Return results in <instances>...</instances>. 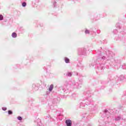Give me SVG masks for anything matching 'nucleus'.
Instances as JSON below:
<instances>
[{"mask_svg":"<svg viewBox=\"0 0 126 126\" xmlns=\"http://www.w3.org/2000/svg\"><path fill=\"white\" fill-rule=\"evenodd\" d=\"M65 124H66L67 126H71L72 123L71 122V120H66L65 121Z\"/></svg>","mask_w":126,"mask_h":126,"instance_id":"f257e3e1","label":"nucleus"},{"mask_svg":"<svg viewBox=\"0 0 126 126\" xmlns=\"http://www.w3.org/2000/svg\"><path fill=\"white\" fill-rule=\"evenodd\" d=\"M53 89H54V85H51L49 87V91L51 92Z\"/></svg>","mask_w":126,"mask_h":126,"instance_id":"f03ea898","label":"nucleus"},{"mask_svg":"<svg viewBox=\"0 0 126 126\" xmlns=\"http://www.w3.org/2000/svg\"><path fill=\"white\" fill-rule=\"evenodd\" d=\"M12 36L13 38H16V37H17V34L15 32H13L12 34Z\"/></svg>","mask_w":126,"mask_h":126,"instance_id":"7ed1b4c3","label":"nucleus"},{"mask_svg":"<svg viewBox=\"0 0 126 126\" xmlns=\"http://www.w3.org/2000/svg\"><path fill=\"white\" fill-rule=\"evenodd\" d=\"M64 60L66 63H69V59L68 58H65Z\"/></svg>","mask_w":126,"mask_h":126,"instance_id":"20e7f679","label":"nucleus"},{"mask_svg":"<svg viewBox=\"0 0 126 126\" xmlns=\"http://www.w3.org/2000/svg\"><path fill=\"white\" fill-rule=\"evenodd\" d=\"M3 16L2 15H0V20H3Z\"/></svg>","mask_w":126,"mask_h":126,"instance_id":"39448f33","label":"nucleus"},{"mask_svg":"<svg viewBox=\"0 0 126 126\" xmlns=\"http://www.w3.org/2000/svg\"><path fill=\"white\" fill-rule=\"evenodd\" d=\"M18 120H19V121H22V117L20 116L18 117Z\"/></svg>","mask_w":126,"mask_h":126,"instance_id":"423d86ee","label":"nucleus"},{"mask_svg":"<svg viewBox=\"0 0 126 126\" xmlns=\"http://www.w3.org/2000/svg\"><path fill=\"white\" fill-rule=\"evenodd\" d=\"M8 113L9 115H12V111H11V110H9L8 111Z\"/></svg>","mask_w":126,"mask_h":126,"instance_id":"0eeeda50","label":"nucleus"},{"mask_svg":"<svg viewBox=\"0 0 126 126\" xmlns=\"http://www.w3.org/2000/svg\"><path fill=\"white\" fill-rule=\"evenodd\" d=\"M26 2H23L22 3V6H23L24 7H25V6H26Z\"/></svg>","mask_w":126,"mask_h":126,"instance_id":"6e6552de","label":"nucleus"},{"mask_svg":"<svg viewBox=\"0 0 126 126\" xmlns=\"http://www.w3.org/2000/svg\"><path fill=\"white\" fill-rule=\"evenodd\" d=\"M85 33H86V34H89V31L86 30L85 31Z\"/></svg>","mask_w":126,"mask_h":126,"instance_id":"1a4fd4ad","label":"nucleus"},{"mask_svg":"<svg viewBox=\"0 0 126 126\" xmlns=\"http://www.w3.org/2000/svg\"><path fill=\"white\" fill-rule=\"evenodd\" d=\"M68 76H71V73L70 72L68 73Z\"/></svg>","mask_w":126,"mask_h":126,"instance_id":"9d476101","label":"nucleus"},{"mask_svg":"<svg viewBox=\"0 0 126 126\" xmlns=\"http://www.w3.org/2000/svg\"><path fill=\"white\" fill-rule=\"evenodd\" d=\"M2 109L3 111H5L6 110V108H2Z\"/></svg>","mask_w":126,"mask_h":126,"instance_id":"9b49d317","label":"nucleus"}]
</instances>
